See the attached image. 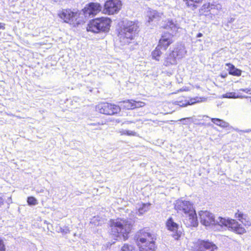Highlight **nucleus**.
Here are the masks:
<instances>
[{"mask_svg": "<svg viewBox=\"0 0 251 251\" xmlns=\"http://www.w3.org/2000/svg\"><path fill=\"white\" fill-rule=\"evenodd\" d=\"M137 22L131 21L123 22L122 25L117 29L118 39L121 46L128 45L133 40L139 31Z\"/></svg>", "mask_w": 251, "mask_h": 251, "instance_id": "nucleus-1", "label": "nucleus"}, {"mask_svg": "<svg viewBox=\"0 0 251 251\" xmlns=\"http://www.w3.org/2000/svg\"><path fill=\"white\" fill-rule=\"evenodd\" d=\"M110 232L112 237L116 240H126L131 231V222L126 219H117L111 220L109 222Z\"/></svg>", "mask_w": 251, "mask_h": 251, "instance_id": "nucleus-2", "label": "nucleus"}, {"mask_svg": "<svg viewBox=\"0 0 251 251\" xmlns=\"http://www.w3.org/2000/svg\"><path fill=\"white\" fill-rule=\"evenodd\" d=\"M137 240L141 242L140 251H154L155 249L154 235L145 230H140L136 234Z\"/></svg>", "mask_w": 251, "mask_h": 251, "instance_id": "nucleus-3", "label": "nucleus"}, {"mask_svg": "<svg viewBox=\"0 0 251 251\" xmlns=\"http://www.w3.org/2000/svg\"><path fill=\"white\" fill-rule=\"evenodd\" d=\"M165 28L170 30L172 32L171 33H165L159 40V44L157 45L162 49L163 51H165L168 46L173 42V34L176 33L179 28L178 25L175 23L173 21H168L165 26Z\"/></svg>", "mask_w": 251, "mask_h": 251, "instance_id": "nucleus-4", "label": "nucleus"}, {"mask_svg": "<svg viewBox=\"0 0 251 251\" xmlns=\"http://www.w3.org/2000/svg\"><path fill=\"white\" fill-rule=\"evenodd\" d=\"M111 21L108 18L101 17L91 21L87 26V30L93 33L107 32L110 29Z\"/></svg>", "mask_w": 251, "mask_h": 251, "instance_id": "nucleus-5", "label": "nucleus"}, {"mask_svg": "<svg viewBox=\"0 0 251 251\" xmlns=\"http://www.w3.org/2000/svg\"><path fill=\"white\" fill-rule=\"evenodd\" d=\"M201 223L202 225L205 226L210 225L219 226H220V222L222 217H218L215 219L214 214L207 211H201L199 212Z\"/></svg>", "mask_w": 251, "mask_h": 251, "instance_id": "nucleus-6", "label": "nucleus"}, {"mask_svg": "<svg viewBox=\"0 0 251 251\" xmlns=\"http://www.w3.org/2000/svg\"><path fill=\"white\" fill-rule=\"evenodd\" d=\"M96 108L99 112L107 115H114L121 111L119 105L107 102L99 104Z\"/></svg>", "mask_w": 251, "mask_h": 251, "instance_id": "nucleus-7", "label": "nucleus"}, {"mask_svg": "<svg viewBox=\"0 0 251 251\" xmlns=\"http://www.w3.org/2000/svg\"><path fill=\"white\" fill-rule=\"evenodd\" d=\"M219 222L221 227L224 226L230 228L232 230L238 234H242L246 231L245 229L235 220H226L225 218H222V219H221V221Z\"/></svg>", "mask_w": 251, "mask_h": 251, "instance_id": "nucleus-8", "label": "nucleus"}, {"mask_svg": "<svg viewBox=\"0 0 251 251\" xmlns=\"http://www.w3.org/2000/svg\"><path fill=\"white\" fill-rule=\"evenodd\" d=\"M122 7V2L120 0H107L104 5L103 12L109 15L118 13Z\"/></svg>", "mask_w": 251, "mask_h": 251, "instance_id": "nucleus-9", "label": "nucleus"}, {"mask_svg": "<svg viewBox=\"0 0 251 251\" xmlns=\"http://www.w3.org/2000/svg\"><path fill=\"white\" fill-rule=\"evenodd\" d=\"M192 248L193 251H214L217 249L212 242L201 240H198Z\"/></svg>", "mask_w": 251, "mask_h": 251, "instance_id": "nucleus-10", "label": "nucleus"}, {"mask_svg": "<svg viewBox=\"0 0 251 251\" xmlns=\"http://www.w3.org/2000/svg\"><path fill=\"white\" fill-rule=\"evenodd\" d=\"M175 207L177 212L183 213L185 215H187L188 213L191 212V211H195L193 204L187 201H177Z\"/></svg>", "mask_w": 251, "mask_h": 251, "instance_id": "nucleus-11", "label": "nucleus"}, {"mask_svg": "<svg viewBox=\"0 0 251 251\" xmlns=\"http://www.w3.org/2000/svg\"><path fill=\"white\" fill-rule=\"evenodd\" d=\"M101 8L102 7L99 3L91 2L86 5L82 10L85 17L88 18L96 15L101 11Z\"/></svg>", "mask_w": 251, "mask_h": 251, "instance_id": "nucleus-12", "label": "nucleus"}, {"mask_svg": "<svg viewBox=\"0 0 251 251\" xmlns=\"http://www.w3.org/2000/svg\"><path fill=\"white\" fill-rule=\"evenodd\" d=\"M59 17L63 19L66 23H70L71 24H75L74 22L75 21L78 17V14L77 12L72 11L70 9L63 10L58 13Z\"/></svg>", "mask_w": 251, "mask_h": 251, "instance_id": "nucleus-13", "label": "nucleus"}, {"mask_svg": "<svg viewBox=\"0 0 251 251\" xmlns=\"http://www.w3.org/2000/svg\"><path fill=\"white\" fill-rule=\"evenodd\" d=\"M167 229L173 232L172 236L175 240H178L181 237L182 232L178 230V225L174 222L172 218H170L166 222Z\"/></svg>", "mask_w": 251, "mask_h": 251, "instance_id": "nucleus-14", "label": "nucleus"}, {"mask_svg": "<svg viewBox=\"0 0 251 251\" xmlns=\"http://www.w3.org/2000/svg\"><path fill=\"white\" fill-rule=\"evenodd\" d=\"M183 222L187 227L197 226L198 225V222L196 211H191V212L185 215Z\"/></svg>", "mask_w": 251, "mask_h": 251, "instance_id": "nucleus-15", "label": "nucleus"}, {"mask_svg": "<svg viewBox=\"0 0 251 251\" xmlns=\"http://www.w3.org/2000/svg\"><path fill=\"white\" fill-rule=\"evenodd\" d=\"M176 59V54L172 51L166 55L163 65L166 67L176 65L177 62Z\"/></svg>", "mask_w": 251, "mask_h": 251, "instance_id": "nucleus-16", "label": "nucleus"}, {"mask_svg": "<svg viewBox=\"0 0 251 251\" xmlns=\"http://www.w3.org/2000/svg\"><path fill=\"white\" fill-rule=\"evenodd\" d=\"M222 9V6L220 4H210L207 3L205 4L202 6V9L205 11H212L213 14H216L217 13L214 11L215 10H220Z\"/></svg>", "mask_w": 251, "mask_h": 251, "instance_id": "nucleus-17", "label": "nucleus"}, {"mask_svg": "<svg viewBox=\"0 0 251 251\" xmlns=\"http://www.w3.org/2000/svg\"><path fill=\"white\" fill-rule=\"evenodd\" d=\"M172 52L176 54V57L178 59L182 58L186 53L184 47L182 45L176 47Z\"/></svg>", "mask_w": 251, "mask_h": 251, "instance_id": "nucleus-18", "label": "nucleus"}, {"mask_svg": "<svg viewBox=\"0 0 251 251\" xmlns=\"http://www.w3.org/2000/svg\"><path fill=\"white\" fill-rule=\"evenodd\" d=\"M226 65L228 66V70L229 74L230 75H234V76L241 75L242 71L236 68L233 65L230 64V63H227V64H226Z\"/></svg>", "mask_w": 251, "mask_h": 251, "instance_id": "nucleus-19", "label": "nucleus"}, {"mask_svg": "<svg viewBox=\"0 0 251 251\" xmlns=\"http://www.w3.org/2000/svg\"><path fill=\"white\" fill-rule=\"evenodd\" d=\"M133 100H126L123 101L119 102L120 106L121 108L126 109H133Z\"/></svg>", "mask_w": 251, "mask_h": 251, "instance_id": "nucleus-20", "label": "nucleus"}, {"mask_svg": "<svg viewBox=\"0 0 251 251\" xmlns=\"http://www.w3.org/2000/svg\"><path fill=\"white\" fill-rule=\"evenodd\" d=\"M162 49L160 48V46H157L155 49L151 52V56L153 59L156 61L160 60V57L162 54Z\"/></svg>", "mask_w": 251, "mask_h": 251, "instance_id": "nucleus-21", "label": "nucleus"}, {"mask_svg": "<svg viewBox=\"0 0 251 251\" xmlns=\"http://www.w3.org/2000/svg\"><path fill=\"white\" fill-rule=\"evenodd\" d=\"M209 118L211 119V121L214 124H215L216 125L220 127L225 128V127H228L229 126V124L227 122H226L223 120H221L220 119L210 118Z\"/></svg>", "mask_w": 251, "mask_h": 251, "instance_id": "nucleus-22", "label": "nucleus"}, {"mask_svg": "<svg viewBox=\"0 0 251 251\" xmlns=\"http://www.w3.org/2000/svg\"><path fill=\"white\" fill-rule=\"evenodd\" d=\"M149 21L150 23L153 20H158L159 19V13L156 11H151L148 15Z\"/></svg>", "mask_w": 251, "mask_h": 251, "instance_id": "nucleus-23", "label": "nucleus"}, {"mask_svg": "<svg viewBox=\"0 0 251 251\" xmlns=\"http://www.w3.org/2000/svg\"><path fill=\"white\" fill-rule=\"evenodd\" d=\"M222 98L228 99L243 98L244 97L237 95L235 92H229L222 95Z\"/></svg>", "mask_w": 251, "mask_h": 251, "instance_id": "nucleus-24", "label": "nucleus"}, {"mask_svg": "<svg viewBox=\"0 0 251 251\" xmlns=\"http://www.w3.org/2000/svg\"><path fill=\"white\" fill-rule=\"evenodd\" d=\"M186 1V4L187 5L188 7H191L192 8L195 9L197 8V6L196 3H199L201 1V0H184Z\"/></svg>", "mask_w": 251, "mask_h": 251, "instance_id": "nucleus-25", "label": "nucleus"}, {"mask_svg": "<svg viewBox=\"0 0 251 251\" xmlns=\"http://www.w3.org/2000/svg\"><path fill=\"white\" fill-rule=\"evenodd\" d=\"M135 247L130 244H125L122 247L121 251H135Z\"/></svg>", "mask_w": 251, "mask_h": 251, "instance_id": "nucleus-26", "label": "nucleus"}, {"mask_svg": "<svg viewBox=\"0 0 251 251\" xmlns=\"http://www.w3.org/2000/svg\"><path fill=\"white\" fill-rule=\"evenodd\" d=\"M150 206V203H143L142 205V207H140L138 209L139 214H143L145 212L148 210Z\"/></svg>", "mask_w": 251, "mask_h": 251, "instance_id": "nucleus-27", "label": "nucleus"}, {"mask_svg": "<svg viewBox=\"0 0 251 251\" xmlns=\"http://www.w3.org/2000/svg\"><path fill=\"white\" fill-rule=\"evenodd\" d=\"M57 231L63 234H66L70 232V229L68 226H64L63 227L58 226L57 227Z\"/></svg>", "mask_w": 251, "mask_h": 251, "instance_id": "nucleus-28", "label": "nucleus"}, {"mask_svg": "<svg viewBox=\"0 0 251 251\" xmlns=\"http://www.w3.org/2000/svg\"><path fill=\"white\" fill-rule=\"evenodd\" d=\"M27 202L29 205H35L38 203L37 200L33 197H28Z\"/></svg>", "mask_w": 251, "mask_h": 251, "instance_id": "nucleus-29", "label": "nucleus"}, {"mask_svg": "<svg viewBox=\"0 0 251 251\" xmlns=\"http://www.w3.org/2000/svg\"><path fill=\"white\" fill-rule=\"evenodd\" d=\"M91 224L94 225L95 226H99L101 223L99 220V218L98 217H94L90 221Z\"/></svg>", "mask_w": 251, "mask_h": 251, "instance_id": "nucleus-30", "label": "nucleus"}, {"mask_svg": "<svg viewBox=\"0 0 251 251\" xmlns=\"http://www.w3.org/2000/svg\"><path fill=\"white\" fill-rule=\"evenodd\" d=\"M133 109L144 106L145 103L142 101H136L133 100Z\"/></svg>", "mask_w": 251, "mask_h": 251, "instance_id": "nucleus-31", "label": "nucleus"}, {"mask_svg": "<svg viewBox=\"0 0 251 251\" xmlns=\"http://www.w3.org/2000/svg\"><path fill=\"white\" fill-rule=\"evenodd\" d=\"M201 98L196 97V98L192 99L190 100L189 102V104H193L197 102H199L201 101Z\"/></svg>", "mask_w": 251, "mask_h": 251, "instance_id": "nucleus-32", "label": "nucleus"}, {"mask_svg": "<svg viewBox=\"0 0 251 251\" xmlns=\"http://www.w3.org/2000/svg\"><path fill=\"white\" fill-rule=\"evenodd\" d=\"M6 248L3 241L0 238V251H5Z\"/></svg>", "mask_w": 251, "mask_h": 251, "instance_id": "nucleus-33", "label": "nucleus"}, {"mask_svg": "<svg viewBox=\"0 0 251 251\" xmlns=\"http://www.w3.org/2000/svg\"><path fill=\"white\" fill-rule=\"evenodd\" d=\"M243 214L241 212L236 213L235 214L236 218H238L239 220L241 221L243 219Z\"/></svg>", "mask_w": 251, "mask_h": 251, "instance_id": "nucleus-34", "label": "nucleus"}, {"mask_svg": "<svg viewBox=\"0 0 251 251\" xmlns=\"http://www.w3.org/2000/svg\"><path fill=\"white\" fill-rule=\"evenodd\" d=\"M126 135L128 136H135L136 135V132L133 131L127 130Z\"/></svg>", "mask_w": 251, "mask_h": 251, "instance_id": "nucleus-35", "label": "nucleus"}, {"mask_svg": "<svg viewBox=\"0 0 251 251\" xmlns=\"http://www.w3.org/2000/svg\"><path fill=\"white\" fill-rule=\"evenodd\" d=\"M120 133L121 135H126L127 130L126 129H122L120 131Z\"/></svg>", "mask_w": 251, "mask_h": 251, "instance_id": "nucleus-36", "label": "nucleus"}, {"mask_svg": "<svg viewBox=\"0 0 251 251\" xmlns=\"http://www.w3.org/2000/svg\"><path fill=\"white\" fill-rule=\"evenodd\" d=\"M5 24L2 23H0V29L4 30L5 29Z\"/></svg>", "mask_w": 251, "mask_h": 251, "instance_id": "nucleus-37", "label": "nucleus"}, {"mask_svg": "<svg viewBox=\"0 0 251 251\" xmlns=\"http://www.w3.org/2000/svg\"><path fill=\"white\" fill-rule=\"evenodd\" d=\"M240 91H243L247 94L249 93V88H246V89H240Z\"/></svg>", "mask_w": 251, "mask_h": 251, "instance_id": "nucleus-38", "label": "nucleus"}, {"mask_svg": "<svg viewBox=\"0 0 251 251\" xmlns=\"http://www.w3.org/2000/svg\"><path fill=\"white\" fill-rule=\"evenodd\" d=\"M241 132H246V133H248V132H249L250 131H251V129H247V130H239Z\"/></svg>", "mask_w": 251, "mask_h": 251, "instance_id": "nucleus-39", "label": "nucleus"}, {"mask_svg": "<svg viewBox=\"0 0 251 251\" xmlns=\"http://www.w3.org/2000/svg\"><path fill=\"white\" fill-rule=\"evenodd\" d=\"M103 125V124H100V123H92L90 124V125H92V126H96V125Z\"/></svg>", "mask_w": 251, "mask_h": 251, "instance_id": "nucleus-40", "label": "nucleus"}, {"mask_svg": "<svg viewBox=\"0 0 251 251\" xmlns=\"http://www.w3.org/2000/svg\"><path fill=\"white\" fill-rule=\"evenodd\" d=\"M202 33H199L197 35V36H196V37H197V38H200V37H202Z\"/></svg>", "mask_w": 251, "mask_h": 251, "instance_id": "nucleus-41", "label": "nucleus"}, {"mask_svg": "<svg viewBox=\"0 0 251 251\" xmlns=\"http://www.w3.org/2000/svg\"><path fill=\"white\" fill-rule=\"evenodd\" d=\"M189 118H182V119H181L179 121H186V120H188Z\"/></svg>", "mask_w": 251, "mask_h": 251, "instance_id": "nucleus-42", "label": "nucleus"}, {"mask_svg": "<svg viewBox=\"0 0 251 251\" xmlns=\"http://www.w3.org/2000/svg\"><path fill=\"white\" fill-rule=\"evenodd\" d=\"M234 19L233 18H231L230 21H229V23H232L234 21Z\"/></svg>", "mask_w": 251, "mask_h": 251, "instance_id": "nucleus-43", "label": "nucleus"}, {"mask_svg": "<svg viewBox=\"0 0 251 251\" xmlns=\"http://www.w3.org/2000/svg\"><path fill=\"white\" fill-rule=\"evenodd\" d=\"M249 94H251V89H249Z\"/></svg>", "mask_w": 251, "mask_h": 251, "instance_id": "nucleus-44", "label": "nucleus"}, {"mask_svg": "<svg viewBox=\"0 0 251 251\" xmlns=\"http://www.w3.org/2000/svg\"><path fill=\"white\" fill-rule=\"evenodd\" d=\"M44 190L43 189H41L40 191V192H43Z\"/></svg>", "mask_w": 251, "mask_h": 251, "instance_id": "nucleus-45", "label": "nucleus"}, {"mask_svg": "<svg viewBox=\"0 0 251 251\" xmlns=\"http://www.w3.org/2000/svg\"><path fill=\"white\" fill-rule=\"evenodd\" d=\"M222 76L223 77H225L226 76H225V75H222Z\"/></svg>", "mask_w": 251, "mask_h": 251, "instance_id": "nucleus-46", "label": "nucleus"}]
</instances>
